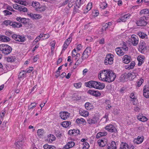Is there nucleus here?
Returning <instances> with one entry per match:
<instances>
[{
    "label": "nucleus",
    "mask_w": 149,
    "mask_h": 149,
    "mask_svg": "<svg viewBox=\"0 0 149 149\" xmlns=\"http://www.w3.org/2000/svg\"><path fill=\"white\" fill-rule=\"evenodd\" d=\"M98 77L100 80L109 83L115 80L116 75L113 71L109 70H103L99 72Z\"/></svg>",
    "instance_id": "nucleus-1"
},
{
    "label": "nucleus",
    "mask_w": 149,
    "mask_h": 149,
    "mask_svg": "<svg viewBox=\"0 0 149 149\" xmlns=\"http://www.w3.org/2000/svg\"><path fill=\"white\" fill-rule=\"evenodd\" d=\"M11 47L8 45L1 44L0 45V51L5 54L7 55L11 52Z\"/></svg>",
    "instance_id": "nucleus-2"
},
{
    "label": "nucleus",
    "mask_w": 149,
    "mask_h": 149,
    "mask_svg": "<svg viewBox=\"0 0 149 149\" xmlns=\"http://www.w3.org/2000/svg\"><path fill=\"white\" fill-rule=\"evenodd\" d=\"M114 56L111 53L107 54L104 63L105 65H111L113 63L114 60Z\"/></svg>",
    "instance_id": "nucleus-3"
},
{
    "label": "nucleus",
    "mask_w": 149,
    "mask_h": 149,
    "mask_svg": "<svg viewBox=\"0 0 149 149\" xmlns=\"http://www.w3.org/2000/svg\"><path fill=\"white\" fill-rule=\"evenodd\" d=\"M148 23H149V17H143L137 22L136 23L138 26H143L146 25Z\"/></svg>",
    "instance_id": "nucleus-4"
},
{
    "label": "nucleus",
    "mask_w": 149,
    "mask_h": 149,
    "mask_svg": "<svg viewBox=\"0 0 149 149\" xmlns=\"http://www.w3.org/2000/svg\"><path fill=\"white\" fill-rule=\"evenodd\" d=\"M12 38L17 41L22 42H24L26 40L24 36L16 34H13L12 36Z\"/></svg>",
    "instance_id": "nucleus-5"
},
{
    "label": "nucleus",
    "mask_w": 149,
    "mask_h": 149,
    "mask_svg": "<svg viewBox=\"0 0 149 149\" xmlns=\"http://www.w3.org/2000/svg\"><path fill=\"white\" fill-rule=\"evenodd\" d=\"M128 50V48L118 47L115 49V51L117 54L119 56H122L124 54V51Z\"/></svg>",
    "instance_id": "nucleus-6"
},
{
    "label": "nucleus",
    "mask_w": 149,
    "mask_h": 149,
    "mask_svg": "<svg viewBox=\"0 0 149 149\" xmlns=\"http://www.w3.org/2000/svg\"><path fill=\"white\" fill-rule=\"evenodd\" d=\"M131 42L134 46L137 45L139 42V38L138 36L135 35H132L131 37Z\"/></svg>",
    "instance_id": "nucleus-7"
},
{
    "label": "nucleus",
    "mask_w": 149,
    "mask_h": 149,
    "mask_svg": "<svg viewBox=\"0 0 149 149\" xmlns=\"http://www.w3.org/2000/svg\"><path fill=\"white\" fill-rule=\"evenodd\" d=\"M28 15L33 19H39L42 17L41 15L38 14L28 13Z\"/></svg>",
    "instance_id": "nucleus-8"
},
{
    "label": "nucleus",
    "mask_w": 149,
    "mask_h": 149,
    "mask_svg": "<svg viewBox=\"0 0 149 149\" xmlns=\"http://www.w3.org/2000/svg\"><path fill=\"white\" fill-rule=\"evenodd\" d=\"M130 14H127L122 16L120 18L118 19L117 20V22H123L126 21L130 17Z\"/></svg>",
    "instance_id": "nucleus-9"
},
{
    "label": "nucleus",
    "mask_w": 149,
    "mask_h": 149,
    "mask_svg": "<svg viewBox=\"0 0 149 149\" xmlns=\"http://www.w3.org/2000/svg\"><path fill=\"white\" fill-rule=\"evenodd\" d=\"M60 116L63 120L66 119L70 116V113L67 111H61L60 112Z\"/></svg>",
    "instance_id": "nucleus-10"
},
{
    "label": "nucleus",
    "mask_w": 149,
    "mask_h": 149,
    "mask_svg": "<svg viewBox=\"0 0 149 149\" xmlns=\"http://www.w3.org/2000/svg\"><path fill=\"white\" fill-rule=\"evenodd\" d=\"M146 43L143 41L141 42L139 46V50L142 53L143 51L146 49Z\"/></svg>",
    "instance_id": "nucleus-11"
},
{
    "label": "nucleus",
    "mask_w": 149,
    "mask_h": 149,
    "mask_svg": "<svg viewBox=\"0 0 149 149\" xmlns=\"http://www.w3.org/2000/svg\"><path fill=\"white\" fill-rule=\"evenodd\" d=\"M145 56L142 55H139L137 58V60L138 61V65L140 66L144 62Z\"/></svg>",
    "instance_id": "nucleus-12"
},
{
    "label": "nucleus",
    "mask_w": 149,
    "mask_h": 149,
    "mask_svg": "<svg viewBox=\"0 0 149 149\" xmlns=\"http://www.w3.org/2000/svg\"><path fill=\"white\" fill-rule=\"evenodd\" d=\"M7 61L9 62H16L17 61V57L15 56H10L6 58Z\"/></svg>",
    "instance_id": "nucleus-13"
},
{
    "label": "nucleus",
    "mask_w": 149,
    "mask_h": 149,
    "mask_svg": "<svg viewBox=\"0 0 149 149\" xmlns=\"http://www.w3.org/2000/svg\"><path fill=\"white\" fill-rule=\"evenodd\" d=\"M131 57L128 55H126L123 56L122 58V61L123 63L128 64L130 61Z\"/></svg>",
    "instance_id": "nucleus-14"
},
{
    "label": "nucleus",
    "mask_w": 149,
    "mask_h": 149,
    "mask_svg": "<svg viewBox=\"0 0 149 149\" xmlns=\"http://www.w3.org/2000/svg\"><path fill=\"white\" fill-rule=\"evenodd\" d=\"M98 119L99 118H98L95 117L92 118L88 119L87 121L88 124L91 125L92 124H95L97 123Z\"/></svg>",
    "instance_id": "nucleus-15"
},
{
    "label": "nucleus",
    "mask_w": 149,
    "mask_h": 149,
    "mask_svg": "<svg viewBox=\"0 0 149 149\" xmlns=\"http://www.w3.org/2000/svg\"><path fill=\"white\" fill-rule=\"evenodd\" d=\"M26 71L23 70L20 72L18 76V78L19 79H23L26 76Z\"/></svg>",
    "instance_id": "nucleus-16"
},
{
    "label": "nucleus",
    "mask_w": 149,
    "mask_h": 149,
    "mask_svg": "<svg viewBox=\"0 0 149 149\" xmlns=\"http://www.w3.org/2000/svg\"><path fill=\"white\" fill-rule=\"evenodd\" d=\"M10 40V39L5 36L0 35V41L3 42H7Z\"/></svg>",
    "instance_id": "nucleus-17"
},
{
    "label": "nucleus",
    "mask_w": 149,
    "mask_h": 149,
    "mask_svg": "<svg viewBox=\"0 0 149 149\" xmlns=\"http://www.w3.org/2000/svg\"><path fill=\"white\" fill-rule=\"evenodd\" d=\"M75 145V143L73 141H70L68 142L63 148L64 149H69L74 146Z\"/></svg>",
    "instance_id": "nucleus-18"
},
{
    "label": "nucleus",
    "mask_w": 149,
    "mask_h": 149,
    "mask_svg": "<svg viewBox=\"0 0 149 149\" xmlns=\"http://www.w3.org/2000/svg\"><path fill=\"white\" fill-rule=\"evenodd\" d=\"M10 26L15 28H19L22 26V25L21 23L13 21H12Z\"/></svg>",
    "instance_id": "nucleus-19"
},
{
    "label": "nucleus",
    "mask_w": 149,
    "mask_h": 149,
    "mask_svg": "<svg viewBox=\"0 0 149 149\" xmlns=\"http://www.w3.org/2000/svg\"><path fill=\"white\" fill-rule=\"evenodd\" d=\"M121 81L125 82L128 81L127 74H124L122 75L120 78Z\"/></svg>",
    "instance_id": "nucleus-20"
},
{
    "label": "nucleus",
    "mask_w": 149,
    "mask_h": 149,
    "mask_svg": "<svg viewBox=\"0 0 149 149\" xmlns=\"http://www.w3.org/2000/svg\"><path fill=\"white\" fill-rule=\"evenodd\" d=\"M31 6L35 8L36 10H37L40 6V4L38 2L33 1L32 2Z\"/></svg>",
    "instance_id": "nucleus-21"
},
{
    "label": "nucleus",
    "mask_w": 149,
    "mask_h": 149,
    "mask_svg": "<svg viewBox=\"0 0 149 149\" xmlns=\"http://www.w3.org/2000/svg\"><path fill=\"white\" fill-rule=\"evenodd\" d=\"M23 140H22L21 141H18L16 143V145L17 147L19 149H22L23 145Z\"/></svg>",
    "instance_id": "nucleus-22"
},
{
    "label": "nucleus",
    "mask_w": 149,
    "mask_h": 149,
    "mask_svg": "<svg viewBox=\"0 0 149 149\" xmlns=\"http://www.w3.org/2000/svg\"><path fill=\"white\" fill-rule=\"evenodd\" d=\"M143 141V137H141L138 136L137 139H134V141L135 143L136 144H139L141 143Z\"/></svg>",
    "instance_id": "nucleus-23"
},
{
    "label": "nucleus",
    "mask_w": 149,
    "mask_h": 149,
    "mask_svg": "<svg viewBox=\"0 0 149 149\" xmlns=\"http://www.w3.org/2000/svg\"><path fill=\"white\" fill-rule=\"evenodd\" d=\"M105 85L104 84L97 81V89L102 90L105 87Z\"/></svg>",
    "instance_id": "nucleus-24"
},
{
    "label": "nucleus",
    "mask_w": 149,
    "mask_h": 149,
    "mask_svg": "<svg viewBox=\"0 0 149 149\" xmlns=\"http://www.w3.org/2000/svg\"><path fill=\"white\" fill-rule=\"evenodd\" d=\"M94 81H90L85 83V85L87 87L93 88Z\"/></svg>",
    "instance_id": "nucleus-25"
},
{
    "label": "nucleus",
    "mask_w": 149,
    "mask_h": 149,
    "mask_svg": "<svg viewBox=\"0 0 149 149\" xmlns=\"http://www.w3.org/2000/svg\"><path fill=\"white\" fill-rule=\"evenodd\" d=\"M61 125L64 127L67 128L71 125V122L69 121H65L61 123Z\"/></svg>",
    "instance_id": "nucleus-26"
},
{
    "label": "nucleus",
    "mask_w": 149,
    "mask_h": 149,
    "mask_svg": "<svg viewBox=\"0 0 149 149\" xmlns=\"http://www.w3.org/2000/svg\"><path fill=\"white\" fill-rule=\"evenodd\" d=\"M14 2L16 3H19L21 5L26 6L29 4V3L25 1H23L22 0H15Z\"/></svg>",
    "instance_id": "nucleus-27"
},
{
    "label": "nucleus",
    "mask_w": 149,
    "mask_h": 149,
    "mask_svg": "<svg viewBox=\"0 0 149 149\" xmlns=\"http://www.w3.org/2000/svg\"><path fill=\"white\" fill-rule=\"evenodd\" d=\"M93 6L92 3L91 2H89L88 3L86 6V10L84 12V13H86L88 12L92 8Z\"/></svg>",
    "instance_id": "nucleus-28"
},
{
    "label": "nucleus",
    "mask_w": 149,
    "mask_h": 149,
    "mask_svg": "<svg viewBox=\"0 0 149 149\" xmlns=\"http://www.w3.org/2000/svg\"><path fill=\"white\" fill-rule=\"evenodd\" d=\"M109 115L108 113H106L102 119L101 120L104 121V123H106L109 120L108 117Z\"/></svg>",
    "instance_id": "nucleus-29"
},
{
    "label": "nucleus",
    "mask_w": 149,
    "mask_h": 149,
    "mask_svg": "<svg viewBox=\"0 0 149 149\" xmlns=\"http://www.w3.org/2000/svg\"><path fill=\"white\" fill-rule=\"evenodd\" d=\"M138 35L142 39L146 38L147 37V36L146 34L141 32H139L138 33Z\"/></svg>",
    "instance_id": "nucleus-30"
},
{
    "label": "nucleus",
    "mask_w": 149,
    "mask_h": 149,
    "mask_svg": "<svg viewBox=\"0 0 149 149\" xmlns=\"http://www.w3.org/2000/svg\"><path fill=\"white\" fill-rule=\"evenodd\" d=\"M140 14L141 15L149 14V10L148 9H143L140 11Z\"/></svg>",
    "instance_id": "nucleus-31"
},
{
    "label": "nucleus",
    "mask_w": 149,
    "mask_h": 149,
    "mask_svg": "<svg viewBox=\"0 0 149 149\" xmlns=\"http://www.w3.org/2000/svg\"><path fill=\"white\" fill-rule=\"evenodd\" d=\"M143 82V79L142 78H140L137 81V86L138 87H140L142 85Z\"/></svg>",
    "instance_id": "nucleus-32"
},
{
    "label": "nucleus",
    "mask_w": 149,
    "mask_h": 149,
    "mask_svg": "<svg viewBox=\"0 0 149 149\" xmlns=\"http://www.w3.org/2000/svg\"><path fill=\"white\" fill-rule=\"evenodd\" d=\"M49 140L50 142H52L53 141H54L56 139V138L55 136L51 134H50L48 136Z\"/></svg>",
    "instance_id": "nucleus-33"
},
{
    "label": "nucleus",
    "mask_w": 149,
    "mask_h": 149,
    "mask_svg": "<svg viewBox=\"0 0 149 149\" xmlns=\"http://www.w3.org/2000/svg\"><path fill=\"white\" fill-rule=\"evenodd\" d=\"M137 118L139 120L143 122L146 121L148 120L147 118L144 116H138Z\"/></svg>",
    "instance_id": "nucleus-34"
},
{
    "label": "nucleus",
    "mask_w": 149,
    "mask_h": 149,
    "mask_svg": "<svg viewBox=\"0 0 149 149\" xmlns=\"http://www.w3.org/2000/svg\"><path fill=\"white\" fill-rule=\"evenodd\" d=\"M80 114L82 116L86 117L88 115V112L87 111L83 110L80 111Z\"/></svg>",
    "instance_id": "nucleus-35"
},
{
    "label": "nucleus",
    "mask_w": 149,
    "mask_h": 149,
    "mask_svg": "<svg viewBox=\"0 0 149 149\" xmlns=\"http://www.w3.org/2000/svg\"><path fill=\"white\" fill-rule=\"evenodd\" d=\"M98 142L99 146L101 147H103L105 146L106 143L105 141L104 142L103 140H98Z\"/></svg>",
    "instance_id": "nucleus-36"
},
{
    "label": "nucleus",
    "mask_w": 149,
    "mask_h": 149,
    "mask_svg": "<svg viewBox=\"0 0 149 149\" xmlns=\"http://www.w3.org/2000/svg\"><path fill=\"white\" fill-rule=\"evenodd\" d=\"M85 108L87 110H90L92 109L91 104L89 102H86L85 104Z\"/></svg>",
    "instance_id": "nucleus-37"
},
{
    "label": "nucleus",
    "mask_w": 149,
    "mask_h": 149,
    "mask_svg": "<svg viewBox=\"0 0 149 149\" xmlns=\"http://www.w3.org/2000/svg\"><path fill=\"white\" fill-rule=\"evenodd\" d=\"M143 92V93H149V86L147 85L144 86Z\"/></svg>",
    "instance_id": "nucleus-38"
},
{
    "label": "nucleus",
    "mask_w": 149,
    "mask_h": 149,
    "mask_svg": "<svg viewBox=\"0 0 149 149\" xmlns=\"http://www.w3.org/2000/svg\"><path fill=\"white\" fill-rule=\"evenodd\" d=\"M76 122L77 124H81L86 122L85 120L84 119L81 118L80 119L77 118Z\"/></svg>",
    "instance_id": "nucleus-39"
},
{
    "label": "nucleus",
    "mask_w": 149,
    "mask_h": 149,
    "mask_svg": "<svg viewBox=\"0 0 149 149\" xmlns=\"http://www.w3.org/2000/svg\"><path fill=\"white\" fill-rule=\"evenodd\" d=\"M40 40H43L42 39V34H40L35 39L34 41V42L36 43Z\"/></svg>",
    "instance_id": "nucleus-40"
},
{
    "label": "nucleus",
    "mask_w": 149,
    "mask_h": 149,
    "mask_svg": "<svg viewBox=\"0 0 149 149\" xmlns=\"http://www.w3.org/2000/svg\"><path fill=\"white\" fill-rule=\"evenodd\" d=\"M77 51L76 49V48H74L72 51V56L73 57H75L77 56H78V55H79V54H77Z\"/></svg>",
    "instance_id": "nucleus-41"
},
{
    "label": "nucleus",
    "mask_w": 149,
    "mask_h": 149,
    "mask_svg": "<svg viewBox=\"0 0 149 149\" xmlns=\"http://www.w3.org/2000/svg\"><path fill=\"white\" fill-rule=\"evenodd\" d=\"M47 8V7L45 6H40L38 10L40 12H43L46 10Z\"/></svg>",
    "instance_id": "nucleus-42"
},
{
    "label": "nucleus",
    "mask_w": 149,
    "mask_h": 149,
    "mask_svg": "<svg viewBox=\"0 0 149 149\" xmlns=\"http://www.w3.org/2000/svg\"><path fill=\"white\" fill-rule=\"evenodd\" d=\"M113 23L111 22H109L108 23H107L105 24V26L107 28H109L111 27L113 28L114 27V24H112Z\"/></svg>",
    "instance_id": "nucleus-43"
},
{
    "label": "nucleus",
    "mask_w": 149,
    "mask_h": 149,
    "mask_svg": "<svg viewBox=\"0 0 149 149\" xmlns=\"http://www.w3.org/2000/svg\"><path fill=\"white\" fill-rule=\"evenodd\" d=\"M99 14V13L97 10H95L93 11L92 15L93 16L97 17L98 15Z\"/></svg>",
    "instance_id": "nucleus-44"
},
{
    "label": "nucleus",
    "mask_w": 149,
    "mask_h": 149,
    "mask_svg": "<svg viewBox=\"0 0 149 149\" xmlns=\"http://www.w3.org/2000/svg\"><path fill=\"white\" fill-rule=\"evenodd\" d=\"M19 10L20 11H23L24 12H27L28 11L27 9L23 6H20Z\"/></svg>",
    "instance_id": "nucleus-45"
},
{
    "label": "nucleus",
    "mask_w": 149,
    "mask_h": 149,
    "mask_svg": "<svg viewBox=\"0 0 149 149\" xmlns=\"http://www.w3.org/2000/svg\"><path fill=\"white\" fill-rule=\"evenodd\" d=\"M134 75H133L132 72H129L127 74V77H128V80H132L135 78H133Z\"/></svg>",
    "instance_id": "nucleus-46"
},
{
    "label": "nucleus",
    "mask_w": 149,
    "mask_h": 149,
    "mask_svg": "<svg viewBox=\"0 0 149 149\" xmlns=\"http://www.w3.org/2000/svg\"><path fill=\"white\" fill-rule=\"evenodd\" d=\"M74 86L77 88H79L81 87V82H79L74 84Z\"/></svg>",
    "instance_id": "nucleus-47"
},
{
    "label": "nucleus",
    "mask_w": 149,
    "mask_h": 149,
    "mask_svg": "<svg viewBox=\"0 0 149 149\" xmlns=\"http://www.w3.org/2000/svg\"><path fill=\"white\" fill-rule=\"evenodd\" d=\"M83 145L84 146L83 147V149H88L90 146L88 143L87 142L83 143Z\"/></svg>",
    "instance_id": "nucleus-48"
},
{
    "label": "nucleus",
    "mask_w": 149,
    "mask_h": 149,
    "mask_svg": "<svg viewBox=\"0 0 149 149\" xmlns=\"http://www.w3.org/2000/svg\"><path fill=\"white\" fill-rule=\"evenodd\" d=\"M128 144L126 143H124L120 146V149H128Z\"/></svg>",
    "instance_id": "nucleus-49"
},
{
    "label": "nucleus",
    "mask_w": 149,
    "mask_h": 149,
    "mask_svg": "<svg viewBox=\"0 0 149 149\" xmlns=\"http://www.w3.org/2000/svg\"><path fill=\"white\" fill-rule=\"evenodd\" d=\"M36 103L35 102L32 103L29 106L28 109H33L34 107H36Z\"/></svg>",
    "instance_id": "nucleus-50"
},
{
    "label": "nucleus",
    "mask_w": 149,
    "mask_h": 149,
    "mask_svg": "<svg viewBox=\"0 0 149 149\" xmlns=\"http://www.w3.org/2000/svg\"><path fill=\"white\" fill-rule=\"evenodd\" d=\"M107 6V4L105 2L101 3L100 4V7L101 8L103 9L106 8Z\"/></svg>",
    "instance_id": "nucleus-51"
},
{
    "label": "nucleus",
    "mask_w": 149,
    "mask_h": 149,
    "mask_svg": "<svg viewBox=\"0 0 149 149\" xmlns=\"http://www.w3.org/2000/svg\"><path fill=\"white\" fill-rule=\"evenodd\" d=\"M41 34H42V39L43 40L48 38L50 36L49 35L48 33L45 34L41 33Z\"/></svg>",
    "instance_id": "nucleus-52"
},
{
    "label": "nucleus",
    "mask_w": 149,
    "mask_h": 149,
    "mask_svg": "<svg viewBox=\"0 0 149 149\" xmlns=\"http://www.w3.org/2000/svg\"><path fill=\"white\" fill-rule=\"evenodd\" d=\"M12 21H11L10 20H5L3 22V23L4 24L8 26V25H10Z\"/></svg>",
    "instance_id": "nucleus-53"
},
{
    "label": "nucleus",
    "mask_w": 149,
    "mask_h": 149,
    "mask_svg": "<svg viewBox=\"0 0 149 149\" xmlns=\"http://www.w3.org/2000/svg\"><path fill=\"white\" fill-rule=\"evenodd\" d=\"M84 52L89 56L91 53V50L90 48H87Z\"/></svg>",
    "instance_id": "nucleus-54"
},
{
    "label": "nucleus",
    "mask_w": 149,
    "mask_h": 149,
    "mask_svg": "<svg viewBox=\"0 0 149 149\" xmlns=\"http://www.w3.org/2000/svg\"><path fill=\"white\" fill-rule=\"evenodd\" d=\"M43 132L44 131L43 130L40 129L38 130L37 133L38 136H42L43 135Z\"/></svg>",
    "instance_id": "nucleus-55"
},
{
    "label": "nucleus",
    "mask_w": 149,
    "mask_h": 149,
    "mask_svg": "<svg viewBox=\"0 0 149 149\" xmlns=\"http://www.w3.org/2000/svg\"><path fill=\"white\" fill-rule=\"evenodd\" d=\"M111 146L112 149H116V144L115 141H112L111 142Z\"/></svg>",
    "instance_id": "nucleus-56"
},
{
    "label": "nucleus",
    "mask_w": 149,
    "mask_h": 149,
    "mask_svg": "<svg viewBox=\"0 0 149 149\" xmlns=\"http://www.w3.org/2000/svg\"><path fill=\"white\" fill-rule=\"evenodd\" d=\"M88 56L89 55H88L85 53L84 52L82 56V59L83 60L86 59L88 57Z\"/></svg>",
    "instance_id": "nucleus-57"
},
{
    "label": "nucleus",
    "mask_w": 149,
    "mask_h": 149,
    "mask_svg": "<svg viewBox=\"0 0 149 149\" xmlns=\"http://www.w3.org/2000/svg\"><path fill=\"white\" fill-rule=\"evenodd\" d=\"M3 13L4 15L6 16L7 15H10L12 14L11 12H9V11L7 10L3 11Z\"/></svg>",
    "instance_id": "nucleus-58"
},
{
    "label": "nucleus",
    "mask_w": 149,
    "mask_h": 149,
    "mask_svg": "<svg viewBox=\"0 0 149 149\" xmlns=\"http://www.w3.org/2000/svg\"><path fill=\"white\" fill-rule=\"evenodd\" d=\"M4 7H5L7 10H9L10 11H14V10H13V8L11 6H9L7 4H4Z\"/></svg>",
    "instance_id": "nucleus-59"
},
{
    "label": "nucleus",
    "mask_w": 149,
    "mask_h": 149,
    "mask_svg": "<svg viewBox=\"0 0 149 149\" xmlns=\"http://www.w3.org/2000/svg\"><path fill=\"white\" fill-rule=\"evenodd\" d=\"M72 41V38L71 37H69L65 41V42L69 45Z\"/></svg>",
    "instance_id": "nucleus-60"
},
{
    "label": "nucleus",
    "mask_w": 149,
    "mask_h": 149,
    "mask_svg": "<svg viewBox=\"0 0 149 149\" xmlns=\"http://www.w3.org/2000/svg\"><path fill=\"white\" fill-rule=\"evenodd\" d=\"M108 131L110 132H115L117 131V130L116 129L113 125V127L110 128V129L108 130Z\"/></svg>",
    "instance_id": "nucleus-61"
},
{
    "label": "nucleus",
    "mask_w": 149,
    "mask_h": 149,
    "mask_svg": "<svg viewBox=\"0 0 149 149\" xmlns=\"http://www.w3.org/2000/svg\"><path fill=\"white\" fill-rule=\"evenodd\" d=\"M132 73L133 75H134L133 78H135L138 75V73L137 72L136 70H134Z\"/></svg>",
    "instance_id": "nucleus-62"
},
{
    "label": "nucleus",
    "mask_w": 149,
    "mask_h": 149,
    "mask_svg": "<svg viewBox=\"0 0 149 149\" xmlns=\"http://www.w3.org/2000/svg\"><path fill=\"white\" fill-rule=\"evenodd\" d=\"M12 34V32L9 30H7L6 31L5 34L8 36H10Z\"/></svg>",
    "instance_id": "nucleus-63"
},
{
    "label": "nucleus",
    "mask_w": 149,
    "mask_h": 149,
    "mask_svg": "<svg viewBox=\"0 0 149 149\" xmlns=\"http://www.w3.org/2000/svg\"><path fill=\"white\" fill-rule=\"evenodd\" d=\"M69 45L64 42L63 46V48L62 49V50H65V49H67V48L68 47Z\"/></svg>",
    "instance_id": "nucleus-64"
}]
</instances>
